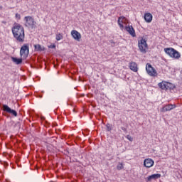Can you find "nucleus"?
<instances>
[{"label":"nucleus","instance_id":"nucleus-7","mask_svg":"<svg viewBox=\"0 0 182 182\" xmlns=\"http://www.w3.org/2000/svg\"><path fill=\"white\" fill-rule=\"evenodd\" d=\"M146 70L149 76H157V71H156L150 63L146 64Z\"/></svg>","mask_w":182,"mask_h":182},{"label":"nucleus","instance_id":"nucleus-24","mask_svg":"<svg viewBox=\"0 0 182 182\" xmlns=\"http://www.w3.org/2000/svg\"><path fill=\"white\" fill-rule=\"evenodd\" d=\"M16 19H21V14H16Z\"/></svg>","mask_w":182,"mask_h":182},{"label":"nucleus","instance_id":"nucleus-21","mask_svg":"<svg viewBox=\"0 0 182 182\" xmlns=\"http://www.w3.org/2000/svg\"><path fill=\"white\" fill-rule=\"evenodd\" d=\"M127 139L129 140V141H133V137H132L130 135H127Z\"/></svg>","mask_w":182,"mask_h":182},{"label":"nucleus","instance_id":"nucleus-8","mask_svg":"<svg viewBox=\"0 0 182 182\" xmlns=\"http://www.w3.org/2000/svg\"><path fill=\"white\" fill-rule=\"evenodd\" d=\"M3 110L4 112H6V113H9L12 116H14V117L18 116V112L15 109H11V107L6 105H3Z\"/></svg>","mask_w":182,"mask_h":182},{"label":"nucleus","instance_id":"nucleus-1","mask_svg":"<svg viewBox=\"0 0 182 182\" xmlns=\"http://www.w3.org/2000/svg\"><path fill=\"white\" fill-rule=\"evenodd\" d=\"M12 33L17 42L22 43L25 42V29L19 23H14V26L11 28Z\"/></svg>","mask_w":182,"mask_h":182},{"label":"nucleus","instance_id":"nucleus-18","mask_svg":"<svg viewBox=\"0 0 182 182\" xmlns=\"http://www.w3.org/2000/svg\"><path fill=\"white\" fill-rule=\"evenodd\" d=\"M34 48H35V50L36 52H42V51L45 50V47H41V46L39 44L35 45Z\"/></svg>","mask_w":182,"mask_h":182},{"label":"nucleus","instance_id":"nucleus-14","mask_svg":"<svg viewBox=\"0 0 182 182\" xmlns=\"http://www.w3.org/2000/svg\"><path fill=\"white\" fill-rule=\"evenodd\" d=\"M144 19L146 22L150 23L153 21V15L150 13H146L144 14Z\"/></svg>","mask_w":182,"mask_h":182},{"label":"nucleus","instance_id":"nucleus-13","mask_svg":"<svg viewBox=\"0 0 182 182\" xmlns=\"http://www.w3.org/2000/svg\"><path fill=\"white\" fill-rule=\"evenodd\" d=\"M160 177H161V174L160 173L152 174L147 177V181H151V180H157L158 178H160Z\"/></svg>","mask_w":182,"mask_h":182},{"label":"nucleus","instance_id":"nucleus-2","mask_svg":"<svg viewBox=\"0 0 182 182\" xmlns=\"http://www.w3.org/2000/svg\"><path fill=\"white\" fill-rule=\"evenodd\" d=\"M164 52L171 58H174V59H180L181 57L180 53L173 48H165Z\"/></svg>","mask_w":182,"mask_h":182},{"label":"nucleus","instance_id":"nucleus-26","mask_svg":"<svg viewBox=\"0 0 182 182\" xmlns=\"http://www.w3.org/2000/svg\"><path fill=\"white\" fill-rule=\"evenodd\" d=\"M50 48H51V49H54V48H56V46L51 45V46H50Z\"/></svg>","mask_w":182,"mask_h":182},{"label":"nucleus","instance_id":"nucleus-17","mask_svg":"<svg viewBox=\"0 0 182 182\" xmlns=\"http://www.w3.org/2000/svg\"><path fill=\"white\" fill-rule=\"evenodd\" d=\"M11 60H12V62L16 63V65H21V63H22V58H17L15 57H11Z\"/></svg>","mask_w":182,"mask_h":182},{"label":"nucleus","instance_id":"nucleus-27","mask_svg":"<svg viewBox=\"0 0 182 182\" xmlns=\"http://www.w3.org/2000/svg\"><path fill=\"white\" fill-rule=\"evenodd\" d=\"M0 9H2V6H0Z\"/></svg>","mask_w":182,"mask_h":182},{"label":"nucleus","instance_id":"nucleus-20","mask_svg":"<svg viewBox=\"0 0 182 182\" xmlns=\"http://www.w3.org/2000/svg\"><path fill=\"white\" fill-rule=\"evenodd\" d=\"M106 127H107V132H112V124H107Z\"/></svg>","mask_w":182,"mask_h":182},{"label":"nucleus","instance_id":"nucleus-3","mask_svg":"<svg viewBox=\"0 0 182 182\" xmlns=\"http://www.w3.org/2000/svg\"><path fill=\"white\" fill-rule=\"evenodd\" d=\"M138 46L139 48L140 52L142 53H146L147 50H146L147 48V41H146V39L141 38L138 41Z\"/></svg>","mask_w":182,"mask_h":182},{"label":"nucleus","instance_id":"nucleus-25","mask_svg":"<svg viewBox=\"0 0 182 182\" xmlns=\"http://www.w3.org/2000/svg\"><path fill=\"white\" fill-rule=\"evenodd\" d=\"M121 129H122V130H123V132H124V133H127V129H126L124 127H122Z\"/></svg>","mask_w":182,"mask_h":182},{"label":"nucleus","instance_id":"nucleus-6","mask_svg":"<svg viewBox=\"0 0 182 182\" xmlns=\"http://www.w3.org/2000/svg\"><path fill=\"white\" fill-rule=\"evenodd\" d=\"M24 21H26L25 26L27 28H33V26H35V23H36V22H35V19H33L32 16H26L24 18Z\"/></svg>","mask_w":182,"mask_h":182},{"label":"nucleus","instance_id":"nucleus-4","mask_svg":"<svg viewBox=\"0 0 182 182\" xmlns=\"http://www.w3.org/2000/svg\"><path fill=\"white\" fill-rule=\"evenodd\" d=\"M20 55L21 57L24 58V59H26V58H28V55H29V45L28 44H24L21 48Z\"/></svg>","mask_w":182,"mask_h":182},{"label":"nucleus","instance_id":"nucleus-10","mask_svg":"<svg viewBox=\"0 0 182 182\" xmlns=\"http://www.w3.org/2000/svg\"><path fill=\"white\" fill-rule=\"evenodd\" d=\"M125 29L127 33L131 35L133 38L136 37V31H134V28H133L132 26H128L125 27Z\"/></svg>","mask_w":182,"mask_h":182},{"label":"nucleus","instance_id":"nucleus-23","mask_svg":"<svg viewBox=\"0 0 182 182\" xmlns=\"http://www.w3.org/2000/svg\"><path fill=\"white\" fill-rule=\"evenodd\" d=\"M109 43H111L112 46H116V43H114V41H113V40H110Z\"/></svg>","mask_w":182,"mask_h":182},{"label":"nucleus","instance_id":"nucleus-16","mask_svg":"<svg viewBox=\"0 0 182 182\" xmlns=\"http://www.w3.org/2000/svg\"><path fill=\"white\" fill-rule=\"evenodd\" d=\"M124 19H125L124 17H119L118 18V24H119V28L121 29H123V28H124V26H123V23L124 22Z\"/></svg>","mask_w":182,"mask_h":182},{"label":"nucleus","instance_id":"nucleus-9","mask_svg":"<svg viewBox=\"0 0 182 182\" xmlns=\"http://www.w3.org/2000/svg\"><path fill=\"white\" fill-rule=\"evenodd\" d=\"M144 166L146 167V168H150V167H153L154 166V161L151 159H146L144 161Z\"/></svg>","mask_w":182,"mask_h":182},{"label":"nucleus","instance_id":"nucleus-5","mask_svg":"<svg viewBox=\"0 0 182 182\" xmlns=\"http://www.w3.org/2000/svg\"><path fill=\"white\" fill-rule=\"evenodd\" d=\"M158 85L159 87H160V89H161L162 90H170L173 88V84L166 81H162L161 82H159Z\"/></svg>","mask_w":182,"mask_h":182},{"label":"nucleus","instance_id":"nucleus-11","mask_svg":"<svg viewBox=\"0 0 182 182\" xmlns=\"http://www.w3.org/2000/svg\"><path fill=\"white\" fill-rule=\"evenodd\" d=\"M173 109H176V105L169 104L162 107L161 112H170V110H173Z\"/></svg>","mask_w":182,"mask_h":182},{"label":"nucleus","instance_id":"nucleus-22","mask_svg":"<svg viewBox=\"0 0 182 182\" xmlns=\"http://www.w3.org/2000/svg\"><path fill=\"white\" fill-rule=\"evenodd\" d=\"M122 168H123V164H119L117 166V170H122Z\"/></svg>","mask_w":182,"mask_h":182},{"label":"nucleus","instance_id":"nucleus-15","mask_svg":"<svg viewBox=\"0 0 182 182\" xmlns=\"http://www.w3.org/2000/svg\"><path fill=\"white\" fill-rule=\"evenodd\" d=\"M129 69L132 70L133 72H137L138 68H137V63L135 62H132L129 63Z\"/></svg>","mask_w":182,"mask_h":182},{"label":"nucleus","instance_id":"nucleus-19","mask_svg":"<svg viewBox=\"0 0 182 182\" xmlns=\"http://www.w3.org/2000/svg\"><path fill=\"white\" fill-rule=\"evenodd\" d=\"M56 41H60V39H63V36L61 33H58L55 37Z\"/></svg>","mask_w":182,"mask_h":182},{"label":"nucleus","instance_id":"nucleus-12","mask_svg":"<svg viewBox=\"0 0 182 182\" xmlns=\"http://www.w3.org/2000/svg\"><path fill=\"white\" fill-rule=\"evenodd\" d=\"M71 35L73 38L75 39V41H80V38H82L80 33H79L77 31H75V30H73L71 31Z\"/></svg>","mask_w":182,"mask_h":182}]
</instances>
